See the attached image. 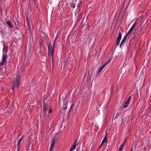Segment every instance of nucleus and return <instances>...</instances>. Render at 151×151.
<instances>
[{
    "label": "nucleus",
    "mask_w": 151,
    "mask_h": 151,
    "mask_svg": "<svg viewBox=\"0 0 151 151\" xmlns=\"http://www.w3.org/2000/svg\"><path fill=\"white\" fill-rule=\"evenodd\" d=\"M56 39V37L53 43V46L52 47V45L51 44H50V45H48V55L50 58H52V63H53V54L54 52V50H53V47L55 45V41Z\"/></svg>",
    "instance_id": "nucleus-1"
},
{
    "label": "nucleus",
    "mask_w": 151,
    "mask_h": 151,
    "mask_svg": "<svg viewBox=\"0 0 151 151\" xmlns=\"http://www.w3.org/2000/svg\"><path fill=\"white\" fill-rule=\"evenodd\" d=\"M20 82V78L19 76H17L16 80L14 81V83L12 88V90L13 91L15 89L18 87Z\"/></svg>",
    "instance_id": "nucleus-2"
},
{
    "label": "nucleus",
    "mask_w": 151,
    "mask_h": 151,
    "mask_svg": "<svg viewBox=\"0 0 151 151\" xmlns=\"http://www.w3.org/2000/svg\"><path fill=\"white\" fill-rule=\"evenodd\" d=\"M6 56L3 55L2 57V61L0 63V66H2L4 65L6 62Z\"/></svg>",
    "instance_id": "nucleus-3"
},
{
    "label": "nucleus",
    "mask_w": 151,
    "mask_h": 151,
    "mask_svg": "<svg viewBox=\"0 0 151 151\" xmlns=\"http://www.w3.org/2000/svg\"><path fill=\"white\" fill-rule=\"evenodd\" d=\"M122 36V34L121 32H119V34L118 37L117 38L116 41V45H119L120 42V40L121 39V37Z\"/></svg>",
    "instance_id": "nucleus-4"
},
{
    "label": "nucleus",
    "mask_w": 151,
    "mask_h": 151,
    "mask_svg": "<svg viewBox=\"0 0 151 151\" xmlns=\"http://www.w3.org/2000/svg\"><path fill=\"white\" fill-rule=\"evenodd\" d=\"M50 106L49 105L47 104V105L46 104H45V103H44V106L43 107V110L44 111V115H46V113L45 112L47 110L46 109H48L50 108Z\"/></svg>",
    "instance_id": "nucleus-5"
},
{
    "label": "nucleus",
    "mask_w": 151,
    "mask_h": 151,
    "mask_svg": "<svg viewBox=\"0 0 151 151\" xmlns=\"http://www.w3.org/2000/svg\"><path fill=\"white\" fill-rule=\"evenodd\" d=\"M109 62V60L106 63L104 64H103L101 67L98 70V73H100L103 70L104 68L108 63Z\"/></svg>",
    "instance_id": "nucleus-6"
},
{
    "label": "nucleus",
    "mask_w": 151,
    "mask_h": 151,
    "mask_svg": "<svg viewBox=\"0 0 151 151\" xmlns=\"http://www.w3.org/2000/svg\"><path fill=\"white\" fill-rule=\"evenodd\" d=\"M6 23L7 24L9 28H14L13 25L11 22L10 21L8 20H6Z\"/></svg>",
    "instance_id": "nucleus-7"
},
{
    "label": "nucleus",
    "mask_w": 151,
    "mask_h": 151,
    "mask_svg": "<svg viewBox=\"0 0 151 151\" xmlns=\"http://www.w3.org/2000/svg\"><path fill=\"white\" fill-rule=\"evenodd\" d=\"M77 142V140H76L74 142V144L71 147L70 150V151H72L74 150L76 147V143Z\"/></svg>",
    "instance_id": "nucleus-8"
},
{
    "label": "nucleus",
    "mask_w": 151,
    "mask_h": 151,
    "mask_svg": "<svg viewBox=\"0 0 151 151\" xmlns=\"http://www.w3.org/2000/svg\"><path fill=\"white\" fill-rule=\"evenodd\" d=\"M127 36H125L124 38H123L122 42L121 43V44L120 45V47H121L122 46V45L124 44V43L126 41V38H127Z\"/></svg>",
    "instance_id": "nucleus-9"
},
{
    "label": "nucleus",
    "mask_w": 151,
    "mask_h": 151,
    "mask_svg": "<svg viewBox=\"0 0 151 151\" xmlns=\"http://www.w3.org/2000/svg\"><path fill=\"white\" fill-rule=\"evenodd\" d=\"M25 137V136L24 135H23L18 140V143H17L18 147L19 146V144L22 140V139L23 137Z\"/></svg>",
    "instance_id": "nucleus-10"
},
{
    "label": "nucleus",
    "mask_w": 151,
    "mask_h": 151,
    "mask_svg": "<svg viewBox=\"0 0 151 151\" xmlns=\"http://www.w3.org/2000/svg\"><path fill=\"white\" fill-rule=\"evenodd\" d=\"M146 22H145V21L142 20L141 22L139 27H144L146 23Z\"/></svg>",
    "instance_id": "nucleus-11"
},
{
    "label": "nucleus",
    "mask_w": 151,
    "mask_h": 151,
    "mask_svg": "<svg viewBox=\"0 0 151 151\" xmlns=\"http://www.w3.org/2000/svg\"><path fill=\"white\" fill-rule=\"evenodd\" d=\"M107 141V139L106 138V137H105L104 139L103 140L102 142V144H106V143Z\"/></svg>",
    "instance_id": "nucleus-12"
},
{
    "label": "nucleus",
    "mask_w": 151,
    "mask_h": 151,
    "mask_svg": "<svg viewBox=\"0 0 151 151\" xmlns=\"http://www.w3.org/2000/svg\"><path fill=\"white\" fill-rule=\"evenodd\" d=\"M56 141V139H55V138H54L52 140V143L51 144V146H52V147H53L54 146L55 144V142Z\"/></svg>",
    "instance_id": "nucleus-13"
},
{
    "label": "nucleus",
    "mask_w": 151,
    "mask_h": 151,
    "mask_svg": "<svg viewBox=\"0 0 151 151\" xmlns=\"http://www.w3.org/2000/svg\"><path fill=\"white\" fill-rule=\"evenodd\" d=\"M129 104V103H127V102L126 101L124 104L123 108H125L128 107Z\"/></svg>",
    "instance_id": "nucleus-14"
},
{
    "label": "nucleus",
    "mask_w": 151,
    "mask_h": 151,
    "mask_svg": "<svg viewBox=\"0 0 151 151\" xmlns=\"http://www.w3.org/2000/svg\"><path fill=\"white\" fill-rule=\"evenodd\" d=\"M132 94L127 99V101H126L127 102V103H129V102L132 99Z\"/></svg>",
    "instance_id": "nucleus-15"
},
{
    "label": "nucleus",
    "mask_w": 151,
    "mask_h": 151,
    "mask_svg": "<svg viewBox=\"0 0 151 151\" xmlns=\"http://www.w3.org/2000/svg\"><path fill=\"white\" fill-rule=\"evenodd\" d=\"M137 23L135 22L134 23L133 25L132 26V27H131V29H132L133 30V29H134L135 28V27H136V25H137Z\"/></svg>",
    "instance_id": "nucleus-16"
},
{
    "label": "nucleus",
    "mask_w": 151,
    "mask_h": 151,
    "mask_svg": "<svg viewBox=\"0 0 151 151\" xmlns=\"http://www.w3.org/2000/svg\"><path fill=\"white\" fill-rule=\"evenodd\" d=\"M70 61V57H68L67 58L65 61V63H69Z\"/></svg>",
    "instance_id": "nucleus-17"
},
{
    "label": "nucleus",
    "mask_w": 151,
    "mask_h": 151,
    "mask_svg": "<svg viewBox=\"0 0 151 151\" xmlns=\"http://www.w3.org/2000/svg\"><path fill=\"white\" fill-rule=\"evenodd\" d=\"M133 31V30L131 29V28L129 29V31L128 32H127V35L126 36H127L129 35H130V33Z\"/></svg>",
    "instance_id": "nucleus-18"
},
{
    "label": "nucleus",
    "mask_w": 151,
    "mask_h": 151,
    "mask_svg": "<svg viewBox=\"0 0 151 151\" xmlns=\"http://www.w3.org/2000/svg\"><path fill=\"white\" fill-rule=\"evenodd\" d=\"M70 6L72 8H74L76 7L75 3H74V4L73 3H70Z\"/></svg>",
    "instance_id": "nucleus-19"
},
{
    "label": "nucleus",
    "mask_w": 151,
    "mask_h": 151,
    "mask_svg": "<svg viewBox=\"0 0 151 151\" xmlns=\"http://www.w3.org/2000/svg\"><path fill=\"white\" fill-rule=\"evenodd\" d=\"M62 8L63 9V10H65L66 9V5L64 4L62 5Z\"/></svg>",
    "instance_id": "nucleus-20"
},
{
    "label": "nucleus",
    "mask_w": 151,
    "mask_h": 151,
    "mask_svg": "<svg viewBox=\"0 0 151 151\" xmlns=\"http://www.w3.org/2000/svg\"><path fill=\"white\" fill-rule=\"evenodd\" d=\"M123 147L122 146H120V147H119V151H122V150L123 148Z\"/></svg>",
    "instance_id": "nucleus-21"
},
{
    "label": "nucleus",
    "mask_w": 151,
    "mask_h": 151,
    "mask_svg": "<svg viewBox=\"0 0 151 151\" xmlns=\"http://www.w3.org/2000/svg\"><path fill=\"white\" fill-rule=\"evenodd\" d=\"M27 25L29 27V28L30 29H31V27H30V24H29V22H28V23H27Z\"/></svg>",
    "instance_id": "nucleus-22"
},
{
    "label": "nucleus",
    "mask_w": 151,
    "mask_h": 151,
    "mask_svg": "<svg viewBox=\"0 0 151 151\" xmlns=\"http://www.w3.org/2000/svg\"><path fill=\"white\" fill-rule=\"evenodd\" d=\"M52 112L51 109L50 108L48 111V113H51Z\"/></svg>",
    "instance_id": "nucleus-23"
},
{
    "label": "nucleus",
    "mask_w": 151,
    "mask_h": 151,
    "mask_svg": "<svg viewBox=\"0 0 151 151\" xmlns=\"http://www.w3.org/2000/svg\"><path fill=\"white\" fill-rule=\"evenodd\" d=\"M125 143V142H124L121 145V146L124 147V145Z\"/></svg>",
    "instance_id": "nucleus-24"
},
{
    "label": "nucleus",
    "mask_w": 151,
    "mask_h": 151,
    "mask_svg": "<svg viewBox=\"0 0 151 151\" xmlns=\"http://www.w3.org/2000/svg\"><path fill=\"white\" fill-rule=\"evenodd\" d=\"M53 147H52L51 146H50V151H51Z\"/></svg>",
    "instance_id": "nucleus-25"
},
{
    "label": "nucleus",
    "mask_w": 151,
    "mask_h": 151,
    "mask_svg": "<svg viewBox=\"0 0 151 151\" xmlns=\"http://www.w3.org/2000/svg\"><path fill=\"white\" fill-rule=\"evenodd\" d=\"M102 145L103 144H101V145H100V146L99 147V148H101V147Z\"/></svg>",
    "instance_id": "nucleus-26"
},
{
    "label": "nucleus",
    "mask_w": 151,
    "mask_h": 151,
    "mask_svg": "<svg viewBox=\"0 0 151 151\" xmlns=\"http://www.w3.org/2000/svg\"><path fill=\"white\" fill-rule=\"evenodd\" d=\"M130 151H133L132 148L131 149Z\"/></svg>",
    "instance_id": "nucleus-27"
},
{
    "label": "nucleus",
    "mask_w": 151,
    "mask_h": 151,
    "mask_svg": "<svg viewBox=\"0 0 151 151\" xmlns=\"http://www.w3.org/2000/svg\"><path fill=\"white\" fill-rule=\"evenodd\" d=\"M126 139H124V142H125H125H126Z\"/></svg>",
    "instance_id": "nucleus-28"
},
{
    "label": "nucleus",
    "mask_w": 151,
    "mask_h": 151,
    "mask_svg": "<svg viewBox=\"0 0 151 151\" xmlns=\"http://www.w3.org/2000/svg\"><path fill=\"white\" fill-rule=\"evenodd\" d=\"M83 20H84V19H83V20H82V22H81V24H82V22H83Z\"/></svg>",
    "instance_id": "nucleus-29"
},
{
    "label": "nucleus",
    "mask_w": 151,
    "mask_h": 151,
    "mask_svg": "<svg viewBox=\"0 0 151 151\" xmlns=\"http://www.w3.org/2000/svg\"><path fill=\"white\" fill-rule=\"evenodd\" d=\"M33 1H34V2H35V1L36 0H33Z\"/></svg>",
    "instance_id": "nucleus-30"
},
{
    "label": "nucleus",
    "mask_w": 151,
    "mask_h": 151,
    "mask_svg": "<svg viewBox=\"0 0 151 151\" xmlns=\"http://www.w3.org/2000/svg\"><path fill=\"white\" fill-rule=\"evenodd\" d=\"M69 151H70V150H69Z\"/></svg>",
    "instance_id": "nucleus-31"
}]
</instances>
